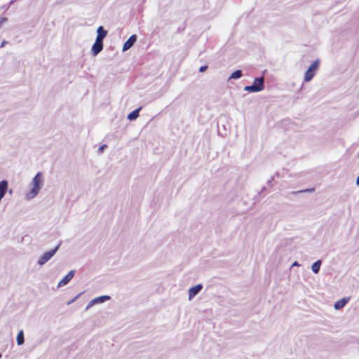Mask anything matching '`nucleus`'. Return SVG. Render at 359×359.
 Returning <instances> with one entry per match:
<instances>
[{
    "mask_svg": "<svg viewBox=\"0 0 359 359\" xmlns=\"http://www.w3.org/2000/svg\"><path fill=\"white\" fill-rule=\"evenodd\" d=\"M348 301H349V298H348V297L342 298L335 302L334 307L335 309L339 310V309H342L347 304V302Z\"/></svg>",
    "mask_w": 359,
    "mask_h": 359,
    "instance_id": "obj_10",
    "label": "nucleus"
},
{
    "mask_svg": "<svg viewBox=\"0 0 359 359\" xmlns=\"http://www.w3.org/2000/svg\"><path fill=\"white\" fill-rule=\"evenodd\" d=\"M97 35L96 39L103 41V39L106 37L107 34V31L105 30L102 26H100L97 29Z\"/></svg>",
    "mask_w": 359,
    "mask_h": 359,
    "instance_id": "obj_9",
    "label": "nucleus"
},
{
    "mask_svg": "<svg viewBox=\"0 0 359 359\" xmlns=\"http://www.w3.org/2000/svg\"><path fill=\"white\" fill-rule=\"evenodd\" d=\"M103 49V41L95 39L92 46V53L93 55H97Z\"/></svg>",
    "mask_w": 359,
    "mask_h": 359,
    "instance_id": "obj_5",
    "label": "nucleus"
},
{
    "mask_svg": "<svg viewBox=\"0 0 359 359\" xmlns=\"http://www.w3.org/2000/svg\"><path fill=\"white\" fill-rule=\"evenodd\" d=\"M137 40L136 35L133 34L124 43L123 46V50H127L130 48Z\"/></svg>",
    "mask_w": 359,
    "mask_h": 359,
    "instance_id": "obj_6",
    "label": "nucleus"
},
{
    "mask_svg": "<svg viewBox=\"0 0 359 359\" xmlns=\"http://www.w3.org/2000/svg\"><path fill=\"white\" fill-rule=\"evenodd\" d=\"M202 285L201 284L196 285L192 287H191L189 290V297L191 299L194 296H196L201 290Z\"/></svg>",
    "mask_w": 359,
    "mask_h": 359,
    "instance_id": "obj_8",
    "label": "nucleus"
},
{
    "mask_svg": "<svg viewBox=\"0 0 359 359\" xmlns=\"http://www.w3.org/2000/svg\"><path fill=\"white\" fill-rule=\"evenodd\" d=\"M293 265H297V262H295L293 264Z\"/></svg>",
    "mask_w": 359,
    "mask_h": 359,
    "instance_id": "obj_22",
    "label": "nucleus"
},
{
    "mask_svg": "<svg viewBox=\"0 0 359 359\" xmlns=\"http://www.w3.org/2000/svg\"><path fill=\"white\" fill-rule=\"evenodd\" d=\"M106 146L105 145H103L102 147H100V151H102V150L104 149V148Z\"/></svg>",
    "mask_w": 359,
    "mask_h": 359,
    "instance_id": "obj_17",
    "label": "nucleus"
},
{
    "mask_svg": "<svg viewBox=\"0 0 359 359\" xmlns=\"http://www.w3.org/2000/svg\"><path fill=\"white\" fill-rule=\"evenodd\" d=\"M6 43V41H4L1 45V47H3Z\"/></svg>",
    "mask_w": 359,
    "mask_h": 359,
    "instance_id": "obj_19",
    "label": "nucleus"
},
{
    "mask_svg": "<svg viewBox=\"0 0 359 359\" xmlns=\"http://www.w3.org/2000/svg\"><path fill=\"white\" fill-rule=\"evenodd\" d=\"M320 264H321V262L320 260L314 262L312 266H311V269L312 271L315 273H317L318 271H319V269H320Z\"/></svg>",
    "mask_w": 359,
    "mask_h": 359,
    "instance_id": "obj_13",
    "label": "nucleus"
},
{
    "mask_svg": "<svg viewBox=\"0 0 359 359\" xmlns=\"http://www.w3.org/2000/svg\"><path fill=\"white\" fill-rule=\"evenodd\" d=\"M41 174L39 172L35 175V177L33 179V187L30 193L28 194L29 198H33L39 193L41 189Z\"/></svg>",
    "mask_w": 359,
    "mask_h": 359,
    "instance_id": "obj_1",
    "label": "nucleus"
},
{
    "mask_svg": "<svg viewBox=\"0 0 359 359\" xmlns=\"http://www.w3.org/2000/svg\"><path fill=\"white\" fill-rule=\"evenodd\" d=\"M314 190V189H307V190H305L304 191H313ZM304 191H301L300 192H303Z\"/></svg>",
    "mask_w": 359,
    "mask_h": 359,
    "instance_id": "obj_18",
    "label": "nucleus"
},
{
    "mask_svg": "<svg viewBox=\"0 0 359 359\" xmlns=\"http://www.w3.org/2000/svg\"><path fill=\"white\" fill-rule=\"evenodd\" d=\"M108 299H109V296H102V297H100L94 299L93 301L95 302H104L105 300H108Z\"/></svg>",
    "mask_w": 359,
    "mask_h": 359,
    "instance_id": "obj_15",
    "label": "nucleus"
},
{
    "mask_svg": "<svg viewBox=\"0 0 359 359\" xmlns=\"http://www.w3.org/2000/svg\"><path fill=\"white\" fill-rule=\"evenodd\" d=\"M57 249H58V246H57L54 249L44 253L39 259V261H38L39 264L43 265L46 262H47L55 255V253L56 252Z\"/></svg>",
    "mask_w": 359,
    "mask_h": 359,
    "instance_id": "obj_4",
    "label": "nucleus"
},
{
    "mask_svg": "<svg viewBox=\"0 0 359 359\" xmlns=\"http://www.w3.org/2000/svg\"><path fill=\"white\" fill-rule=\"evenodd\" d=\"M241 76H242L241 70H236L235 72H233L231 74L230 79H238V78L241 77Z\"/></svg>",
    "mask_w": 359,
    "mask_h": 359,
    "instance_id": "obj_14",
    "label": "nucleus"
},
{
    "mask_svg": "<svg viewBox=\"0 0 359 359\" xmlns=\"http://www.w3.org/2000/svg\"><path fill=\"white\" fill-rule=\"evenodd\" d=\"M356 183H357V184H358V185H359V176H358V178H357Z\"/></svg>",
    "mask_w": 359,
    "mask_h": 359,
    "instance_id": "obj_20",
    "label": "nucleus"
},
{
    "mask_svg": "<svg viewBox=\"0 0 359 359\" xmlns=\"http://www.w3.org/2000/svg\"><path fill=\"white\" fill-rule=\"evenodd\" d=\"M207 69H208V66H207V65L202 66V67H200V69H199V72H205Z\"/></svg>",
    "mask_w": 359,
    "mask_h": 359,
    "instance_id": "obj_16",
    "label": "nucleus"
},
{
    "mask_svg": "<svg viewBox=\"0 0 359 359\" xmlns=\"http://www.w3.org/2000/svg\"><path fill=\"white\" fill-rule=\"evenodd\" d=\"M140 110V108L139 109H137L134 111H133L132 112H130L128 115V118L129 120H135L136 119L138 116H139V111Z\"/></svg>",
    "mask_w": 359,
    "mask_h": 359,
    "instance_id": "obj_11",
    "label": "nucleus"
},
{
    "mask_svg": "<svg viewBox=\"0 0 359 359\" xmlns=\"http://www.w3.org/2000/svg\"><path fill=\"white\" fill-rule=\"evenodd\" d=\"M252 86H257V83H255V79L254 80V83Z\"/></svg>",
    "mask_w": 359,
    "mask_h": 359,
    "instance_id": "obj_21",
    "label": "nucleus"
},
{
    "mask_svg": "<svg viewBox=\"0 0 359 359\" xmlns=\"http://www.w3.org/2000/svg\"><path fill=\"white\" fill-rule=\"evenodd\" d=\"M74 275V271H70L58 283V286H64L72 279Z\"/></svg>",
    "mask_w": 359,
    "mask_h": 359,
    "instance_id": "obj_7",
    "label": "nucleus"
},
{
    "mask_svg": "<svg viewBox=\"0 0 359 359\" xmlns=\"http://www.w3.org/2000/svg\"><path fill=\"white\" fill-rule=\"evenodd\" d=\"M319 67V60H315L308 68L304 74V80L305 82L310 81L315 76L316 72Z\"/></svg>",
    "mask_w": 359,
    "mask_h": 359,
    "instance_id": "obj_2",
    "label": "nucleus"
},
{
    "mask_svg": "<svg viewBox=\"0 0 359 359\" xmlns=\"http://www.w3.org/2000/svg\"><path fill=\"white\" fill-rule=\"evenodd\" d=\"M17 344L18 345H22L24 344L25 339H24V332L22 330H20L18 335H17Z\"/></svg>",
    "mask_w": 359,
    "mask_h": 359,
    "instance_id": "obj_12",
    "label": "nucleus"
},
{
    "mask_svg": "<svg viewBox=\"0 0 359 359\" xmlns=\"http://www.w3.org/2000/svg\"><path fill=\"white\" fill-rule=\"evenodd\" d=\"M255 83H257V86H245L244 90L245 91L248 92H259L264 89V79L262 77L261 78H256L255 79Z\"/></svg>",
    "mask_w": 359,
    "mask_h": 359,
    "instance_id": "obj_3",
    "label": "nucleus"
}]
</instances>
